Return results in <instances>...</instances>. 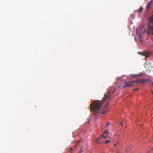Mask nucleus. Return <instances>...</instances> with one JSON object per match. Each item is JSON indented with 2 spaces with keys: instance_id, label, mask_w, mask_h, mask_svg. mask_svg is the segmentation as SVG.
Returning a JSON list of instances; mask_svg holds the SVG:
<instances>
[{
  "instance_id": "1",
  "label": "nucleus",
  "mask_w": 153,
  "mask_h": 153,
  "mask_svg": "<svg viewBox=\"0 0 153 153\" xmlns=\"http://www.w3.org/2000/svg\"><path fill=\"white\" fill-rule=\"evenodd\" d=\"M116 88L113 87H110L108 88V93L105 94L102 101L97 100L93 102L90 105V109L93 111V114L97 116L99 111L103 104L105 101H108L111 98V93H113L115 91Z\"/></svg>"
},
{
  "instance_id": "16",
  "label": "nucleus",
  "mask_w": 153,
  "mask_h": 153,
  "mask_svg": "<svg viewBox=\"0 0 153 153\" xmlns=\"http://www.w3.org/2000/svg\"><path fill=\"white\" fill-rule=\"evenodd\" d=\"M138 90V88H137L134 89L133 91H136Z\"/></svg>"
},
{
  "instance_id": "23",
  "label": "nucleus",
  "mask_w": 153,
  "mask_h": 153,
  "mask_svg": "<svg viewBox=\"0 0 153 153\" xmlns=\"http://www.w3.org/2000/svg\"><path fill=\"white\" fill-rule=\"evenodd\" d=\"M152 94H153V91L152 90Z\"/></svg>"
},
{
  "instance_id": "20",
  "label": "nucleus",
  "mask_w": 153,
  "mask_h": 153,
  "mask_svg": "<svg viewBox=\"0 0 153 153\" xmlns=\"http://www.w3.org/2000/svg\"><path fill=\"white\" fill-rule=\"evenodd\" d=\"M151 28L152 30H153V25L151 26Z\"/></svg>"
},
{
  "instance_id": "13",
  "label": "nucleus",
  "mask_w": 153,
  "mask_h": 153,
  "mask_svg": "<svg viewBox=\"0 0 153 153\" xmlns=\"http://www.w3.org/2000/svg\"><path fill=\"white\" fill-rule=\"evenodd\" d=\"M108 102L107 103V104H106V105L105 106V107L104 108V109H105V108H106V107L108 105Z\"/></svg>"
},
{
  "instance_id": "24",
  "label": "nucleus",
  "mask_w": 153,
  "mask_h": 153,
  "mask_svg": "<svg viewBox=\"0 0 153 153\" xmlns=\"http://www.w3.org/2000/svg\"><path fill=\"white\" fill-rule=\"evenodd\" d=\"M135 41H137V39L135 38Z\"/></svg>"
},
{
  "instance_id": "10",
  "label": "nucleus",
  "mask_w": 153,
  "mask_h": 153,
  "mask_svg": "<svg viewBox=\"0 0 153 153\" xmlns=\"http://www.w3.org/2000/svg\"><path fill=\"white\" fill-rule=\"evenodd\" d=\"M150 21L151 22L153 23V15L150 17Z\"/></svg>"
},
{
  "instance_id": "19",
  "label": "nucleus",
  "mask_w": 153,
  "mask_h": 153,
  "mask_svg": "<svg viewBox=\"0 0 153 153\" xmlns=\"http://www.w3.org/2000/svg\"><path fill=\"white\" fill-rule=\"evenodd\" d=\"M117 145V143H114V146H116Z\"/></svg>"
},
{
  "instance_id": "17",
  "label": "nucleus",
  "mask_w": 153,
  "mask_h": 153,
  "mask_svg": "<svg viewBox=\"0 0 153 153\" xmlns=\"http://www.w3.org/2000/svg\"><path fill=\"white\" fill-rule=\"evenodd\" d=\"M137 76V75H133V77L135 78V77H136Z\"/></svg>"
},
{
  "instance_id": "9",
  "label": "nucleus",
  "mask_w": 153,
  "mask_h": 153,
  "mask_svg": "<svg viewBox=\"0 0 153 153\" xmlns=\"http://www.w3.org/2000/svg\"><path fill=\"white\" fill-rule=\"evenodd\" d=\"M109 132L107 130H105L103 132V134H109Z\"/></svg>"
},
{
  "instance_id": "27",
  "label": "nucleus",
  "mask_w": 153,
  "mask_h": 153,
  "mask_svg": "<svg viewBox=\"0 0 153 153\" xmlns=\"http://www.w3.org/2000/svg\"><path fill=\"white\" fill-rule=\"evenodd\" d=\"M90 122V121H89V120H88V123H89Z\"/></svg>"
},
{
  "instance_id": "28",
  "label": "nucleus",
  "mask_w": 153,
  "mask_h": 153,
  "mask_svg": "<svg viewBox=\"0 0 153 153\" xmlns=\"http://www.w3.org/2000/svg\"><path fill=\"white\" fill-rule=\"evenodd\" d=\"M152 85H153V83H152Z\"/></svg>"
},
{
  "instance_id": "2",
  "label": "nucleus",
  "mask_w": 153,
  "mask_h": 153,
  "mask_svg": "<svg viewBox=\"0 0 153 153\" xmlns=\"http://www.w3.org/2000/svg\"><path fill=\"white\" fill-rule=\"evenodd\" d=\"M102 137H104L105 138H110V137L108 135H104L103 134V135H102V136L101 137H99L97 138L96 139L95 142H96V143H97V144H100V142H99L98 141V140H100L101 138Z\"/></svg>"
},
{
  "instance_id": "21",
  "label": "nucleus",
  "mask_w": 153,
  "mask_h": 153,
  "mask_svg": "<svg viewBox=\"0 0 153 153\" xmlns=\"http://www.w3.org/2000/svg\"><path fill=\"white\" fill-rule=\"evenodd\" d=\"M119 141H117V142H116V143H117V144H118V143H119Z\"/></svg>"
},
{
  "instance_id": "29",
  "label": "nucleus",
  "mask_w": 153,
  "mask_h": 153,
  "mask_svg": "<svg viewBox=\"0 0 153 153\" xmlns=\"http://www.w3.org/2000/svg\"><path fill=\"white\" fill-rule=\"evenodd\" d=\"M117 153H118V152H117Z\"/></svg>"
},
{
  "instance_id": "18",
  "label": "nucleus",
  "mask_w": 153,
  "mask_h": 153,
  "mask_svg": "<svg viewBox=\"0 0 153 153\" xmlns=\"http://www.w3.org/2000/svg\"><path fill=\"white\" fill-rule=\"evenodd\" d=\"M105 111H103L102 112V114H105Z\"/></svg>"
},
{
  "instance_id": "6",
  "label": "nucleus",
  "mask_w": 153,
  "mask_h": 153,
  "mask_svg": "<svg viewBox=\"0 0 153 153\" xmlns=\"http://www.w3.org/2000/svg\"><path fill=\"white\" fill-rule=\"evenodd\" d=\"M150 81L149 79H140V83H144L148 82Z\"/></svg>"
},
{
  "instance_id": "4",
  "label": "nucleus",
  "mask_w": 153,
  "mask_h": 153,
  "mask_svg": "<svg viewBox=\"0 0 153 153\" xmlns=\"http://www.w3.org/2000/svg\"><path fill=\"white\" fill-rule=\"evenodd\" d=\"M152 0H151L148 3V4H147L146 6V10L147 11H149L151 7V5L152 3Z\"/></svg>"
},
{
  "instance_id": "26",
  "label": "nucleus",
  "mask_w": 153,
  "mask_h": 153,
  "mask_svg": "<svg viewBox=\"0 0 153 153\" xmlns=\"http://www.w3.org/2000/svg\"><path fill=\"white\" fill-rule=\"evenodd\" d=\"M79 141H78V142L77 143H78H78H79Z\"/></svg>"
},
{
  "instance_id": "25",
  "label": "nucleus",
  "mask_w": 153,
  "mask_h": 153,
  "mask_svg": "<svg viewBox=\"0 0 153 153\" xmlns=\"http://www.w3.org/2000/svg\"><path fill=\"white\" fill-rule=\"evenodd\" d=\"M82 152V151L81 150L80 152H79V153H80L81 152Z\"/></svg>"
},
{
  "instance_id": "3",
  "label": "nucleus",
  "mask_w": 153,
  "mask_h": 153,
  "mask_svg": "<svg viewBox=\"0 0 153 153\" xmlns=\"http://www.w3.org/2000/svg\"><path fill=\"white\" fill-rule=\"evenodd\" d=\"M132 82H126L125 83V85L123 86V87L125 88L128 87H130L131 86H132L133 85L131 84V83Z\"/></svg>"
},
{
  "instance_id": "5",
  "label": "nucleus",
  "mask_w": 153,
  "mask_h": 153,
  "mask_svg": "<svg viewBox=\"0 0 153 153\" xmlns=\"http://www.w3.org/2000/svg\"><path fill=\"white\" fill-rule=\"evenodd\" d=\"M140 54L142 56H145L146 58H148L149 57V55L147 53L141 52Z\"/></svg>"
},
{
  "instance_id": "7",
  "label": "nucleus",
  "mask_w": 153,
  "mask_h": 153,
  "mask_svg": "<svg viewBox=\"0 0 153 153\" xmlns=\"http://www.w3.org/2000/svg\"><path fill=\"white\" fill-rule=\"evenodd\" d=\"M143 10V8L142 7H140L138 10V11L139 13H141Z\"/></svg>"
},
{
  "instance_id": "11",
  "label": "nucleus",
  "mask_w": 153,
  "mask_h": 153,
  "mask_svg": "<svg viewBox=\"0 0 153 153\" xmlns=\"http://www.w3.org/2000/svg\"><path fill=\"white\" fill-rule=\"evenodd\" d=\"M110 141V140H105V144H107Z\"/></svg>"
},
{
  "instance_id": "15",
  "label": "nucleus",
  "mask_w": 153,
  "mask_h": 153,
  "mask_svg": "<svg viewBox=\"0 0 153 153\" xmlns=\"http://www.w3.org/2000/svg\"><path fill=\"white\" fill-rule=\"evenodd\" d=\"M120 125L122 126H123V122H122L120 121Z\"/></svg>"
},
{
  "instance_id": "14",
  "label": "nucleus",
  "mask_w": 153,
  "mask_h": 153,
  "mask_svg": "<svg viewBox=\"0 0 153 153\" xmlns=\"http://www.w3.org/2000/svg\"><path fill=\"white\" fill-rule=\"evenodd\" d=\"M131 17L133 19H134V15L133 14H131Z\"/></svg>"
},
{
  "instance_id": "12",
  "label": "nucleus",
  "mask_w": 153,
  "mask_h": 153,
  "mask_svg": "<svg viewBox=\"0 0 153 153\" xmlns=\"http://www.w3.org/2000/svg\"><path fill=\"white\" fill-rule=\"evenodd\" d=\"M110 123H109V122H107L106 124V127L108 126H109L110 125Z\"/></svg>"
},
{
  "instance_id": "8",
  "label": "nucleus",
  "mask_w": 153,
  "mask_h": 153,
  "mask_svg": "<svg viewBox=\"0 0 153 153\" xmlns=\"http://www.w3.org/2000/svg\"><path fill=\"white\" fill-rule=\"evenodd\" d=\"M140 79H138L136 81H131V82H136L137 83H140Z\"/></svg>"
},
{
  "instance_id": "22",
  "label": "nucleus",
  "mask_w": 153,
  "mask_h": 153,
  "mask_svg": "<svg viewBox=\"0 0 153 153\" xmlns=\"http://www.w3.org/2000/svg\"><path fill=\"white\" fill-rule=\"evenodd\" d=\"M128 151V150H127L126 149V152H127Z\"/></svg>"
}]
</instances>
